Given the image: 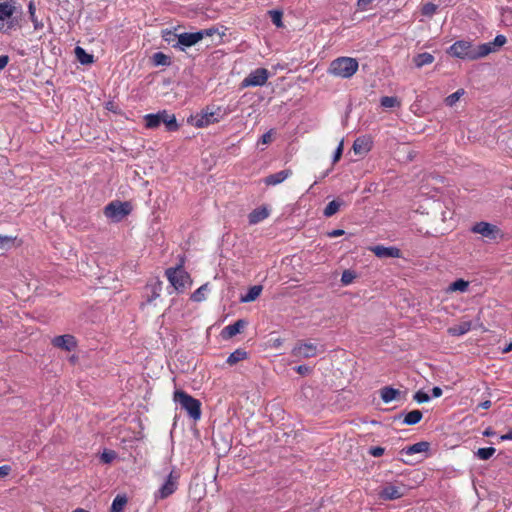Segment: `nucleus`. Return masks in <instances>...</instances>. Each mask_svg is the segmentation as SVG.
Segmentation results:
<instances>
[{"mask_svg": "<svg viewBox=\"0 0 512 512\" xmlns=\"http://www.w3.org/2000/svg\"><path fill=\"white\" fill-rule=\"evenodd\" d=\"M491 52L492 48L490 43H484L479 45L477 48H474L471 42L464 40L456 41L448 49V53L450 55L460 59L469 60L483 58Z\"/></svg>", "mask_w": 512, "mask_h": 512, "instance_id": "1", "label": "nucleus"}, {"mask_svg": "<svg viewBox=\"0 0 512 512\" xmlns=\"http://www.w3.org/2000/svg\"><path fill=\"white\" fill-rule=\"evenodd\" d=\"M228 113L226 108L210 105L203 108L199 113L190 116L188 123L196 128H204L220 122Z\"/></svg>", "mask_w": 512, "mask_h": 512, "instance_id": "2", "label": "nucleus"}, {"mask_svg": "<svg viewBox=\"0 0 512 512\" xmlns=\"http://www.w3.org/2000/svg\"><path fill=\"white\" fill-rule=\"evenodd\" d=\"M359 68L357 59L352 57H338L334 59L328 68V73L335 77L348 79L351 78Z\"/></svg>", "mask_w": 512, "mask_h": 512, "instance_id": "3", "label": "nucleus"}, {"mask_svg": "<svg viewBox=\"0 0 512 512\" xmlns=\"http://www.w3.org/2000/svg\"><path fill=\"white\" fill-rule=\"evenodd\" d=\"M143 119L147 129H157L162 123L167 131L174 132L179 129L175 115L170 114L167 110L146 114Z\"/></svg>", "mask_w": 512, "mask_h": 512, "instance_id": "4", "label": "nucleus"}, {"mask_svg": "<svg viewBox=\"0 0 512 512\" xmlns=\"http://www.w3.org/2000/svg\"><path fill=\"white\" fill-rule=\"evenodd\" d=\"M174 401L184 409L190 418L199 420L201 418V402L183 390L174 392Z\"/></svg>", "mask_w": 512, "mask_h": 512, "instance_id": "5", "label": "nucleus"}, {"mask_svg": "<svg viewBox=\"0 0 512 512\" xmlns=\"http://www.w3.org/2000/svg\"><path fill=\"white\" fill-rule=\"evenodd\" d=\"M165 276L175 291L182 293L184 290L192 285V279L188 272L185 271L182 265L177 267H170L165 270Z\"/></svg>", "mask_w": 512, "mask_h": 512, "instance_id": "6", "label": "nucleus"}, {"mask_svg": "<svg viewBox=\"0 0 512 512\" xmlns=\"http://www.w3.org/2000/svg\"><path fill=\"white\" fill-rule=\"evenodd\" d=\"M132 211L129 202L112 201L104 208V215L112 222L118 223L128 216Z\"/></svg>", "mask_w": 512, "mask_h": 512, "instance_id": "7", "label": "nucleus"}, {"mask_svg": "<svg viewBox=\"0 0 512 512\" xmlns=\"http://www.w3.org/2000/svg\"><path fill=\"white\" fill-rule=\"evenodd\" d=\"M216 32V29L209 28L200 30L193 33H181L177 36L178 45L181 46V50H184V47H191L201 41L203 38L212 36Z\"/></svg>", "mask_w": 512, "mask_h": 512, "instance_id": "8", "label": "nucleus"}, {"mask_svg": "<svg viewBox=\"0 0 512 512\" xmlns=\"http://www.w3.org/2000/svg\"><path fill=\"white\" fill-rule=\"evenodd\" d=\"M270 72L266 68H257L251 71L240 84L241 88L263 86L267 83Z\"/></svg>", "mask_w": 512, "mask_h": 512, "instance_id": "9", "label": "nucleus"}, {"mask_svg": "<svg viewBox=\"0 0 512 512\" xmlns=\"http://www.w3.org/2000/svg\"><path fill=\"white\" fill-rule=\"evenodd\" d=\"M471 231L476 234H481L483 237L490 240H495L497 237L503 236L501 230L496 225L484 221L474 224Z\"/></svg>", "mask_w": 512, "mask_h": 512, "instance_id": "10", "label": "nucleus"}, {"mask_svg": "<svg viewBox=\"0 0 512 512\" xmlns=\"http://www.w3.org/2000/svg\"><path fill=\"white\" fill-rule=\"evenodd\" d=\"M178 488V475L170 472L165 483L155 492V499H166L171 496Z\"/></svg>", "mask_w": 512, "mask_h": 512, "instance_id": "11", "label": "nucleus"}, {"mask_svg": "<svg viewBox=\"0 0 512 512\" xmlns=\"http://www.w3.org/2000/svg\"><path fill=\"white\" fill-rule=\"evenodd\" d=\"M296 358H311L317 355V346L313 343L299 341L291 351Z\"/></svg>", "mask_w": 512, "mask_h": 512, "instance_id": "12", "label": "nucleus"}, {"mask_svg": "<svg viewBox=\"0 0 512 512\" xmlns=\"http://www.w3.org/2000/svg\"><path fill=\"white\" fill-rule=\"evenodd\" d=\"M51 343L54 347L68 352L74 350L77 347V340L71 334L55 336Z\"/></svg>", "mask_w": 512, "mask_h": 512, "instance_id": "13", "label": "nucleus"}, {"mask_svg": "<svg viewBox=\"0 0 512 512\" xmlns=\"http://www.w3.org/2000/svg\"><path fill=\"white\" fill-rule=\"evenodd\" d=\"M404 485L389 484L385 486L379 493L380 498L383 500H395L404 496Z\"/></svg>", "mask_w": 512, "mask_h": 512, "instance_id": "14", "label": "nucleus"}, {"mask_svg": "<svg viewBox=\"0 0 512 512\" xmlns=\"http://www.w3.org/2000/svg\"><path fill=\"white\" fill-rule=\"evenodd\" d=\"M370 250L379 258H400L401 250L397 247H385L383 245H376Z\"/></svg>", "mask_w": 512, "mask_h": 512, "instance_id": "15", "label": "nucleus"}, {"mask_svg": "<svg viewBox=\"0 0 512 512\" xmlns=\"http://www.w3.org/2000/svg\"><path fill=\"white\" fill-rule=\"evenodd\" d=\"M247 321L244 319H239L233 324L227 325L221 331V336L223 339H230L237 334L241 333L243 329L246 327Z\"/></svg>", "mask_w": 512, "mask_h": 512, "instance_id": "16", "label": "nucleus"}, {"mask_svg": "<svg viewBox=\"0 0 512 512\" xmlns=\"http://www.w3.org/2000/svg\"><path fill=\"white\" fill-rule=\"evenodd\" d=\"M163 282L159 279L149 283L146 285V297L147 302L152 303L156 299H158L162 293Z\"/></svg>", "mask_w": 512, "mask_h": 512, "instance_id": "17", "label": "nucleus"}, {"mask_svg": "<svg viewBox=\"0 0 512 512\" xmlns=\"http://www.w3.org/2000/svg\"><path fill=\"white\" fill-rule=\"evenodd\" d=\"M292 175L291 169H285L281 170L277 173L270 174L267 177L264 178V183L267 186H275L282 182H284L287 178H289Z\"/></svg>", "mask_w": 512, "mask_h": 512, "instance_id": "18", "label": "nucleus"}, {"mask_svg": "<svg viewBox=\"0 0 512 512\" xmlns=\"http://www.w3.org/2000/svg\"><path fill=\"white\" fill-rule=\"evenodd\" d=\"M268 216L269 210L266 207L256 208L252 212H250L248 216L249 223L252 225L257 224L265 220Z\"/></svg>", "mask_w": 512, "mask_h": 512, "instance_id": "19", "label": "nucleus"}, {"mask_svg": "<svg viewBox=\"0 0 512 512\" xmlns=\"http://www.w3.org/2000/svg\"><path fill=\"white\" fill-rule=\"evenodd\" d=\"M472 328L471 321H462L457 325L448 328V333L452 336H461L468 333Z\"/></svg>", "mask_w": 512, "mask_h": 512, "instance_id": "20", "label": "nucleus"}, {"mask_svg": "<svg viewBox=\"0 0 512 512\" xmlns=\"http://www.w3.org/2000/svg\"><path fill=\"white\" fill-rule=\"evenodd\" d=\"M77 61L82 65L92 64L94 62L93 54L87 53L86 50L80 46L74 49Z\"/></svg>", "mask_w": 512, "mask_h": 512, "instance_id": "21", "label": "nucleus"}, {"mask_svg": "<svg viewBox=\"0 0 512 512\" xmlns=\"http://www.w3.org/2000/svg\"><path fill=\"white\" fill-rule=\"evenodd\" d=\"M17 13V8L9 2L0 3V21L5 22Z\"/></svg>", "mask_w": 512, "mask_h": 512, "instance_id": "22", "label": "nucleus"}, {"mask_svg": "<svg viewBox=\"0 0 512 512\" xmlns=\"http://www.w3.org/2000/svg\"><path fill=\"white\" fill-rule=\"evenodd\" d=\"M400 394L398 389L390 386H385L380 390V397L384 403H389L395 400Z\"/></svg>", "mask_w": 512, "mask_h": 512, "instance_id": "23", "label": "nucleus"}, {"mask_svg": "<svg viewBox=\"0 0 512 512\" xmlns=\"http://www.w3.org/2000/svg\"><path fill=\"white\" fill-rule=\"evenodd\" d=\"M248 358V353L247 351H245L244 349H236L234 352H232L227 360H226V363L229 365V366H233L235 364H237L238 362L240 361H243V360H246Z\"/></svg>", "mask_w": 512, "mask_h": 512, "instance_id": "24", "label": "nucleus"}, {"mask_svg": "<svg viewBox=\"0 0 512 512\" xmlns=\"http://www.w3.org/2000/svg\"><path fill=\"white\" fill-rule=\"evenodd\" d=\"M262 289L263 288L260 285H254L250 287L248 292L241 297V302L248 303L255 301L260 296Z\"/></svg>", "mask_w": 512, "mask_h": 512, "instance_id": "25", "label": "nucleus"}, {"mask_svg": "<svg viewBox=\"0 0 512 512\" xmlns=\"http://www.w3.org/2000/svg\"><path fill=\"white\" fill-rule=\"evenodd\" d=\"M430 444L426 441L417 442L406 449H404V452L407 455H413L416 453H422L429 450Z\"/></svg>", "mask_w": 512, "mask_h": 512, "instance_id": "26", "label": "nucleus"}, {"mask_svg": "<svg viewBox=\"0 0 512 512\" xmlns=\"http://www.w3.org/2000/svg\"><path fill=\"white\" fill-rule=\"evenodd\" d=\"M413 61H414V64L418 67V68H421L425 65H429L431 63H433L434 61V56L428 52H423V53H420L418 55H416L414 58H413Z\"/></svg>", "mask_w": 512, "mask_h": 512, "instance_id": "27", "label": "nucleus"}, {"mask_svg": "<svg viewBox=\"0 0 512 512\" xmlns=\"http://www.w3.org/2000/svg\"><path fill=\"white\" fill-rule=\"evenodd\" d=\"M423 414L420 410H412L408 412L403 419V423L406 425H415L421 421Z\"/></svg>", "mask_w": 512, "mask_h": 512, "instance_id": "28", "label": "nucleus"}, {"mask_svg": "<svg viewBox=\"0 0 512 512\" xmlns=\"http://www.w3.org/2000/svg\"><path fill=\"white\" fill-rule=\"evenodd\" d=\"M353 150L356 154L368 152L370 150L369 141L365 138H357L353 143Z\"/></svg>", "mask_w": 512, "mask_h": 512, "instance_id": "29", "label": "nucleus"}, {"mask_svg": "<svg viewBox=\"0 0 512 512\" xmlns=\"http://www.w3.org/2000/svg\"><path fill=\"white\" fill-rule=\"evenodd\" d=\"M127 504V497L124 495H117L111 505L110 512H123Z\"/></svg>", "mask_w": 512, "mask_h": 512, "instance_id": "30", "label": "nucleus"}, {"mask_svg": "<svg viewBox=\"0 0 512 512\" xmlns=\"http://www.w3.org/2000/svg\"><path fill=\"white\" fill-rule=\"evenodd\" d=\"M468 287H469L468 281H466L464 279H458L449 285L448 291L449 292H456V291L465 292V291H467Z\"/></svg>", "mask_w": 512, "mask_h": 512, "instance_id": "31", "label": "nucleus"}, {"mask_svg": "<svg viewBox=\"0 0 512 512\" xmlns=\"http://www.w3.org/2000/svg\"><path fill=\"white\" fill-rule=\"evenodd\" d=\"M19 15H12L11 18H8L6 20L7 22V29H8V33H10L11 30H15L17 28H21V16H22V11L20 10L19 12H17Z\"/></svg>", "mask_w": 512, "mask_h": 512, "instance_id": "32", "label": "nucleus"}, {"mask_svg": "<svg viewBox=\"0 0 512 512\" xmlns=\"http://www.w3.org/2000/svg\"><path fill=\"white\" fill-rule=\"evenodd\" d=\"M152 61L155 66H168L170 65V58L163 52H156L152 56Z\"/></svg>", "mask_w": 512, "mask_h": 512, "instance_id": "33", "label": "nucleus"}, {"mask_svg": "<svg viewBox=\"0 0 512 512\" xmlns=\"http://www.w3.org/2000/svg\"><path fill=\"white\" fill-rule=\"evenodd\" d=\"M208 292V284H203L191 295V300L194 302H201L206 299V293Z\"/></svg>", "mask_w": 512, "mask_h": 512, "instance_id": "34", "label": "nucleus"}, {"mask_svg": "<svg viewBox=\"0 0 512 512\" xmlns=\"http://www.w3.org/2000/svg\"><path fill=\"white\" fill-rule=\"evenodd\" d=\"M35 12H36V7L34 4V1L31 0L28 4V13H29L30 20L33 22L34 29L37 30V29H40L43 27V23L41 21H38L36 15H35Z\"/></svg>", "mask_w": 512, "mask_h": 512, "instance_id": "35", "label": "nucleus"}, {"mask_svg": "<svg viewBox=\"0 0 512 512\" xmlns=\"http://www.w3.org/2000/svg\"><path fill=\"white\" fill-rule=\"evenodd\" d=\"M268 15L269 17L271 18V21L272 23L277 27V28H282L284 27V23L282 21V18H283V12L281 10H270L268 11Z\"/></svg>", "mask_w": 512, "mask_h": 512, "instance_id": "36", "label": "nucleus"}, {"mask_svg": "<svg viewBox=\"0 0 512 512\" xmlns=\"http://www.w3.org/2000/svg\"><path fill=\"white\" fill-rule=\"evenodd\" d=\"M341 204L342 202L338 200L330 201L324 209V216L331 217L336 214L339 211Z\"/></svg>", "mask_w": 512, "mask_h": 512, "instance_id": "37", "label": "nucleus"}, {"mask_svg": "<svg viewBox=\"0 0 512 512\" xmlns=\"http://www.w3.org/2000/svg\"><path fill=\"white\" fill-rule=\"evenodd\" d=\"M381 106L384 108L399 107L401 105L397 97L383 96L380 100Z\"/></svg>", "mask_w": 512, "mask_h": 512, "instance_id": "38", "label": "nucleus"}, {"mask_svg": "<svg viewBox=\"0 0 512 512\" xmlns=\"http://www.w3.org/2000/svg\"><path fill=\"white\" fill-rule=\"evenodd\" d=\"M464 93V89H458L456 92L450 94L445 98V104L449 107H452L453 105L456 104L457 101H459V99L464 95Z\"/></svg>", "mask_w": 512, "mask_h": 512, "instance_id": "39", "label": "nucleus"}, {"mask_svg": "<svg viewBox=\"0 0 512 512\" xmlns=\"http://www.w3.org/2000/svg\"><path fill=\"white\" fill-rule=\"evenodd\" d=\"M496 452L494 447L479 448L476 452V456L481 460L490 459Z\"/></svg>", "mask_w": 512, "mask_h": 512, "instance_id": "40", "label": "nucleus"}, {"mask_svg": "<svg viewBox=\"0 0 512 512\" xmlns=\"http://www.w3.org/2000/svg\"><path fill=\"white\" fill-rule=\"evenodd\" d=\"M117 458V453L114 451V450H108V449H105L101 456H100V460L105 463V464H110L111 462H113L115 459Z\"/></svg>", "mask_w": 512, "mask_h": 512, "instance_id": "41", "label": "nucleus"}, {"mask_svg": "<svg viewBox=\"0 0 512 512\" xmlns=\"http://www.w3.org/2000/svg\"><path fill=\"white\" fill-rule=\"evenodd\" d=\"M437 10V5L434 3H426L423 5L421 12L424 16L432 17Z\"/></svg>", "mask_w": 512, "mask_h": 512, "instance_id": "42", "label": "nucleus"}, {"mask_svg": "<svg viewBox=\"0 0 512 512\" xmlns=\"http://www.w3.org/2000/svg\"><path fill=\"white\" fill-rule=\"evenodd\" d=\"M413 399L417 403H425V402H428L430 400V397H429V395L427 393H425L423 391H417L414 394Z\"/></svg>", "mask_w": 512, "mask_h": 512, "instance_id": "43", "label": "nucleus"}, {"mask_svg": "<svg viewBox=\"0 0 512 512\" xmlns=\"http://www.w3.org/2000/svg\"><path fill=\"white\" fill-rule=\"evenodd\" d=\"M354 274L353 272L349 271V270H345L343 273H342V276H341V282L344 284V285H348L350 283H352L353 279H354Z\"/></svg>", "mask_w": 512, "mask_h": 512, "instance_id": "44", "label": "nucleus"}, {"mask_svg": "<svg viewBox=\"0 0 512 512\" xmlns=\"http://www.w3.org/2000/svg\"><path fill=\"white\" fill-rule=\"evenodd\" d=\"M507 42V38L504 36V35H497L495 38H494V41L491 44V48H493V45L494 46H498V47H501L503 46L504 44H506ZM494 49H492L493 51Z\"/></svg>", "mask_w": 512, "mask_h": 512, "instance_id": "45", "label": "nucleus"}, {"mask_svg": "<svg viewBox=\"0 0 512 512\" xmlns=\"http://www.w3.org/2000/svg\"><path fill=\"white\" fill-rule=\"evenodd\" d=\"M13 239L9 236L0 235V248L6 249L12 245Z\"/></svg>", "mask_w": 512, "mask_h": 512, "instance_id": "46", "label": "nucleus"}, {"mask_svg": "<svg viewBox=\"0 0 512 512\" xmlns=\"http://www.w3.org/2000/svg\"><path fill=\"white\" fill-rule=\"evenodd\" d=\"M296 372L300 375H308L311 373L312 369L309 366L306 365H299L295 368Z\"/></svg>", "mask_w": 512, "mask_h": 512, "instance_id": "47", "label": "nucleus"}, {"mask_svg": "<svg viewBox=\"0 0 512 512\" xmlns=\"http://www.w3.org/2000/svg\"><path fill=\"white\" fill-rule=\"evenodd\" d=\"M384 448L380 446L372 447L369 453L374 457H380L384 454Z\"/></svg>", "mask_w": 512, "mask_h": 512, "instance_id": "48", "label": "nucleus"}, {"mask_svg": "<svg viewBox=\"0 0 512 512\" xmlns=\"http://www.w3.org/2000/svg\"><path fill=\"white\" fill-rule=\"evenodd\" d=\"M11 472V467L9 465L0 466V478H4L8 476Z\"/></svg>", "mask_w": 512, "mask_h": 512, "instance_id": "49", "label": "nucleus"}, {"mask_svg": "<svg viewBox=\"0 0 512 512\" xmlns=\"http://www.w3.org/2000/svg\"><path fill=\"white\" fill-rule=\"evenodd\" d=\"M272 140V130L264 133L260 139L262 144H268Z\"/></svg>", "mask_w": 512, "mask_h": 512, "instance_id": "50", "label": "nucleus"}, {"mask_svg": "<svg viewBox=\"0 0 512 512\" xmlns=\"http://www.w3.org/2000/svg\"><path fill=\"white\" fill-rule=\"evenodd\" d=\"M342 152H343V143L341 142L335 151L334 158H333L334 162H337L341 158Z\"/></svg>", "mask_w": 512, "mask_h": 512, "instance_id": "51", "label": "nucleus"}, {"mask_svg": "<svg viewBox=\"0 0 512 512\" xmlns=\"http://www.w3.org/2000/svg\"><path fill=\"white\" fill-rule=\"evenodd\" d=\"M8 63H9V56L1 55L0 56V71L3 70L7 66Z\"/></svg>", "mask_w": 512, "mask_h": 512, "instance_id": "52", "label": "nucleus"}, {"mask_svg": "<svg viewBox=\"0 0 512 512\" xmlns=\"http://www.w3.org/2000/svg\"><path fill=\"white\" fill-rule=\"evenodd\" d=\"M344 230L342 229H335V230H332L331 232L328 233V236L331 237V238H335V237H339V236H342L344 235Z\"/></svg>", "mask_w": 512, "mask_h": 512, "instance_id": "53", "label": "nucleus"}, {"mask_svg": "<svg viewBox=\"0 0 512 512\" xmlns=\"http://www.w3.org/2000/svg\"><path fill=\"white\" fill-rule=\"evenodd\" d=\"M374 0H358L357 5L360 9H365Z\"/></svg>", "mask_w": 512, "mask_h": 512, "instance_id": "54", "label": "nucleus"}, {"mask_svg": "<svg viewBox=\"0 0 512 512\" xmlns=\"http://www.w3.org/2000/svg\"><path fill=\"white\" fill-rule=\"evenodd\" d=\"M442 395V389L438 386L434 387L432 389V396L435 398H438Z\"/></svg>", "mask_w": 512, "mask_h": 512, "instance_id": "55", "label": "nucleus"}, {"mask_svg": "<svg viewBox=\"0 0 512 512\" xmlns=\"http://www.w3.org/2000/svg\"><path fill=\"white\" fill-rule=\"evenodd\" d=\"M492 403L490 400H486V401H483L481 402L478 407L482 408V409H489L491 407Z\"/></svg>", "mask_w": 512, "mask_h": 512, "instance_id": "56", "label": "nucleus"}, {"mask_svg": "<svg viewBox=\"0 0 512 512\" xmlns=\"http://www.w3.org/2000/svg\"><path fill=\"white\" fill-rule=\"evenodd\" d=\"M500 440L501 441L512 440V429L507 434L502 435L500 437Z\"/></svg>", "mask_w": 512, "mask_h": 512, "instance_id": "57", "label": "nucleus"}, {"mask_svg": "<svg viewBox=\"0 0 512 512\" xmlns=\"http://www.w3.org/2000/svg\"><path fill=\"white\" fill-rule=\"evenodd\" d=\"M0 32H2L4 34H9L8 29H7V22L4 23V22L0 21Z\"/></svg>", "mask_w": 512, "mask_h": 512, "instance_id": "58", "label": "nucleus"}, {"mask_svg": "<svg viewBox=\"0 0 512 512\" xmlns=\"http://www.w3.org/2000/svg\"><path fill=\"white\" fill-rule=\"evenodd\" d=\"M483 435H484V436H493V435H494V431H493L491 428H487V429L483 432Z\"/></svg>", "mask_w": 512, "mask_h": 512, "instance_id": "59", "label": "nucleus"}, {"mask_svg": "<svg viewBox=\"0 0 512 512\" xmlns=\"http://www.w3.org/2000/svg\"><path fill=\"white\" fill-rule=\"evenodd\" d=\"M510 351H512V342H511V343H509V344H508V345L503 349V352H504V353H508V352H510Z\"/></svg>", "mask_w": 512, "mask_h": 512, "instance_id": "60", "label": "nucleus"}, {"mask_svg": "<svg viewBox=\"0 0 512 512\" xmlns=\"http://www.w3.org/2000/svg\"><path fill=\"white\" fill-rule=\"evenodd\" d=\"M107 109H108V110H111V111H115V110H114V104H113V102H108V103H107Z\"/></svg>", "mask_w": 512, "mask_h": 512, "instance_id": "61", "label": "nucleus"}, {"mask_svg": "<svg viewBox=\"0 0 512 512\" xmlns=\"http://www.w3.org/2000/svg\"><path fill=\"white\" fill-rule=\"evenodd\" d=\"M76 359H77V357H76V356H71V357H70V361H71V362H75V361H76Z\"/></svg>", "mask_w": 512, "mask_h": 512, "instance_id": "62", "label": "nucleus"}]
</instances>
